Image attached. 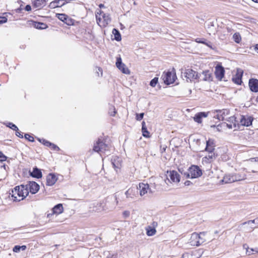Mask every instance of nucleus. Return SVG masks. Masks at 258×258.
I'll return each instance as SVG.
<instances>
[{"instance_id":"obj_1","label":"nucleus","mask_w":258,"mask_h":258,"mask_svg":"<svg viewBox=\"0 0 258 258\" xmlns=\"http://www.w3.org/2000/svg\"><path fill=\"white\" fill-rule=\"evenodd\" d=\"M25 186L24 184L16 186L11 189V191H9V197L11 196L13 200L15 202H19L24 200L27 196L25 193Z\"/></svg>"},{"instance_id":"obj_2","label":"nucleus","mask_w":258,"mask_h":258,"mask_svg":"<svg viewBox=\"0 0 258 258\" xmlns=\"http://www.w3.org/2000/svg\"><path fill=\"white\" fill-rule=\"evenodd\" d=\"M108 149L109 146L106 143V139L101 138H98L93 147V150L96 152L105 151L108 150Z\"/></svg>"},{"instance_id":"obj_3","label":"nucleus","mask_w":258,"mask_h":258,"mask_svg":"<svg viewBox=\"0 0 258 258\" xmlns=\"http://www.w3.org/2000/svg\"><path fill=\"white\" fill-rule=\"evenodd\" d=\"M206 24L207 31L210 35H215L218 32L219 26L217 22V20L215 22L211 20H208L206 22Z\"/></svg>"},{"instance_id":"obj_4","label":"nucleus","mask_w":258,"mask_h":258,"mask_svg":"<svg viewBox=\"0 0 258 258\" xmlns=\"http://www.w3.org/2000/svg\"><path fill=\"white\" fill-rule=\"evenodd\" d=\"M26 196L29 195V190L32 194H36L40 189L39 185L35 181H30L28 182V183L26 185H25Z\"/></svg>"},{"instance_id":"obj_5","label":"nucleus","mask_w":258,"mask_h":258,"mask_svg":"<svg viewBox=\"0 0 258 258\" xmlns=\"http://www.w3.org/2000/svg\"><path fill=\"white\" fill-rule=\"evenodd\" d=\"M162 78L165 84L167 85L173 84L176 79L175 73L173 74L170 71L164 72L162 76Z\"/></svg>"},{"instance_id":"obj_6","label":"nucleus","mask_w":258,"mask_h":258,"mask_svg":"<svg viewBox=\"0 0 258 258\" xmlns=\"http://www.w3.org/2000/svg\"><path fill=\"white\" fill-rule=\"evenodd\" d=\"M191 178H196L201 176L203 174L202 169L198 166L192 165L188 169Z\"/></svg>"},{"instance_id":"obj_7","label":"nucleus","mask_w":258,"mask_h":258,"mask_svg":"<svg viewBox=\"0 0 258 258\" xmlns=\"http://www.w3.org/2000/svg\"><path fill=\"white\" fill-rule=\"evenodd\" d=\"M197 80L198 82L206 81L211 82L213 81L212 74L209 70L203 71L201 73H199Z\"/></svg>"},{"instance_id":"obj_8","label":"nucleus","mask_w":258,"mask_h":258,"mask_svg":"<svg viewBox=\"0 0 258 258\" xmlns=\"http://www.w3.org/2000/svg\"><path fill=\"white\" fill-rule=\"evenodd\" d=\"M56 17L61 21L66 24L68 26H73L75 25V20L70 17L67 15L62 13L56 14Z\"/></svg>"},{"instance_id":"obj_9","label":"nucleus","mask_w":258,"mask_h":258,"mask_svg":"<svg viewBox=\"0 0 258 258\" xmlns=\"http://www.w3.org/2000/svg\"><path fill=\"white\" fill-rule=\"evenodd\" d=\"M184 77L186 78V81L191 82L193 80H197L198 77L199 73L194 71L191 69H188L185 70V72L183 73Z\"/></svg>"},{"instance_id":"obj_10","label":"nucleus","mask_w":258,"mask_h":258,"mask_svg":"<svg viewBox=\"0 0 258 258\" xmlns=\"http://www.w3.org/2000/svg\"><path fill=\"white\" fill-rule=\"evenodd\" d=\"M215 75L216 78L219 81H221L224 78L225 75V69L221 64L218 63L216 66Z\"/></svg>"},{"instance_id":"obj_11","label":"nucleus","mask_w":258,"mask_h":258,"mask_svg":"<svg viewBox=\"0 0 258 258\" xmlns=\"http://www.w3.org/2000/svg\"><path fill=\"white\" fill-rule=\"evenodd\" d=\"M253 120L252 116L243 115L240 116V122L243 126H249L252 124Z\"/></svg>"},{"instance_id":"obj_12","label":"nucleus","mask_w":258,"mask_h":258,"mask_svg":"<svg viewBox=\"0 0 258 258\" xmlns=\"http://www.w3.org/2000/svg\"><path fill=\"white\" fill-rule=\"evenodd\" d=\"M27 24L29 26H32L34 28L39 30L45 29L48 27L47 25L45 23L35 21L32 20L28 21Z\"/></svg>"},{"instance_id":"obj_13","label":"nucleus","mask_w":258,"mask_h":258,"mask_svg":"<svg viewBox=\"0 0 258 258\" xmlns=\"http://www.w3.org/2000/svg\"><path fill=\"white\" fill-rule=\"evenodd\" d=\"M243 74V71L242 70L237 69L235 75L232 78V81L237 85H241L242 83V78Z\"/></svg>"},{"instance_id":"obj_14","label":"nucleus","mask_w":258,"mask_h":258,"mask_svg":"<svg viewBox=\"0 0 258 258\" xmlns=\"http://www.w3.org/2000/svg\"><path fill=\"white\" fill-rule=\"evenodd\" d=\"M248 86L250 91L254 93L258 92V79L250 78L248 81Z\"/></svg>"},{"instance_id":"obj_15","label":"nucleus","mask_w":258,"mask_h":258,"mask_svg":"<svg viewBox=\"0 0 258 258\" xmlns=\"http://www.w3.org/2000/svg\"><path fill=\"white\" fill-rule=\"evenodd\" d=\"M29 174L30 176L33 178L40 179L42 177V173L41 170L38 168L37 166H34L31 171L30 170L29 171Z\"/></svg>"},{"instance_id":"obj_16","label":"nucleus","mask_w":258,"mask_h":258,"mask_svg":"<svg viewBox=\"0 0 258 258\" xmlns=\"http://www.w3.org/2000/svg\"><path fill=\"white\" fill-rule=\"evenodd\" d=\"M135 189H139L140 196H143L148 192V189H149V185L148 183H140L139 186H137Z\"/></svg>"},{"instance_id":"obj_17","label":"nucleus","mask_w":258,"mask_h":258,"mask_svg":"<svg viewBox=\"0 0 258 258\" xmlns=\"http://www.w3.org/2000/svg\"><path fill=\"white\" fill-rule=\"evenodd\" d=\"M215 143L214 140L212 139H209L206 141V146L205 149V151L208 153H211V152H215Z\"/></svg>"},{"instance_id":"obj_18","label":"nucleus","mask_w":258,"mask_h":258,"mask_svg":"<svg viewBox=\"0 0 258 258\" xmlns=\"http://www.w3.org/2000/svg\"><path fill=\"white\" fill-rule=\"evenodd\" d=\"M57 180V177L55 174L53 173H50L48 174L46 177V185L52 186L53 185L56 181Z\"/></svg>"},{"instance_id":"obj_19","label":"nucleus","mask_w":258,"mask_h":258,"mask_svg":"<svg viewBox=\"0 0 258 258\" xmlns=\"http://www.w3.org/2000/svg\"><path fill=\"white\" fill-rule=\"evenodd\" d=\"M209 112H200L195 114L193 117L194 120L198 123H201L202 122V119L203 117H207L208 116Z\"/></svg>"},{"instance_id":"obj_20","label":"nucleus","mask_w":258,"mask_h":258,"mask_svg":"<svg viewBox=\"0 0 258 258\" xmlns=\"http://www.w3.org/2000/svg\"><path fill=\"white\" fill-rule=\"evenodd\" d=\"M218 155V154L216 151L211 152L210 154L209 153L207 156L203 158V160L206 163H210L214 160L217 157Z\"/></svg>"},{"instance_id":"obj_21","label":"nucleus","mask_w":258,"mask_h":258,"mask_svg":"<svg viewBox=\"0 0 258 258\" xmlns=\"http://www.w3.org/2000/svg\"><path fill=\"white\" fill-rule=\"evenodd\" d=\"M169 176L171 181L175 182H179L180 179V176L175 170L170 171L169 172Z\"/></svg>"},{"instance_id":"obj_22","label":"nucleus","mask_w":258,"mask_h":258,"mask_svg":"<svg viewBox=\"0 0 258 258\" xmlns=\"http://www.w3.org/2000/svg\"><path fill=\"white\" fill-rule=\"evenodd\" d=\"M64 1V0H54L49 4V7L50 9L61 7L66 4V3L63 2Z\"/></svg>"},{"instance_id":"obj_23","label":"nucleus","mask_w":258,"mask_h":258,"mask_svg":"<svg viewBox=\"0 0 258 258\" xmlns=\"http://www.w3.org/2000/svg\"><path fill=\"white\" fill-rule=\"evenodd\" d=\"M45 0H34L32 2L33 6L36 8H39L45 6Z\"/></svg>"},{"instance_id":"obj_24","label":"nucleus","mask_w":258,"mask_h":258,"mask_svg":"<svg viewBox=\"0 0 258 258\" xmlns=\"http://www.w3.org/2000/svg\"><path fill=\"white\" fill-rule=\"evenodd\" d=\"M63 210V206L61 204H58L54 206L52 209L53 213L55 214H60Z\"/></svg>"},{"instance_id":"obj_25","label":"nucleus","mask_w":258,"mask_h":258,"mask_svg":"<svg viewBox=\"0 0 258 258\" xmlns=\"http://www.w3.org/2000/svg\"><path fill=\"white\" fill-rule=\"evenodd\" d=\"M206 234V232H200L199 234L197 233H194L192 234L191 239H195V240L199 239V240L202 241V240H204L202 236H204Z\"/></svg>"},{"instance_id":"obj_26","label":"nucleus","mask_w":258,"mask_h":258,"mask_svg":"<svg viewBox=\"0 0 258 258\" xmlns=\"http://www.w3.org/2000/svg\"><path fill=\"white\" fill-rule=\"evenodd\" d=\"M221 182L225 183L234 182L233 174L225 175L223 179L221 180Z\"/></svg>"},{"instance_id":"obj_27","label":"nucleus","mask_w":258,"mask_h":258,"mask_svg":"<svg viewBox=\"0 0 258 258\" xmlns=\"http://www.w3.org/2000/svg\"><path fill=\"white\" fill-rule=\"evenodd\" d=\"M112 32L114 37V39L117 41H119L121 40V34L118 29L113 28Z\"/></svg>"},{"instance_id":"obj_28","label":"nucleus","mask_w":258,"mask_h":258,"mask_svg":"<svg viewBox=\"0 0 258 258\" xmlns=\"http://www.w3.org/2000/svg\"><path fill=\"white\" fill-rule=\"evenodd\" d=\"M243 247L244 248L246 249V254H247L248 255L253 254V252H254V253H258V249L257 248H249L246 244L243 245Z\"/></svg>"},{"instance_id":"obj_29","label":"nucleus","mask_w":258,"mask_h":258,"mask_svg":"<svg viewBox=\"0 0 258 258\" xmlns=\"http://www.w3.org/2000/svg\"><path fill=\"white\" fill-rule=\"evenodd\" d=\"M3 124H5L7 127H9L10 128L13 130V131L18 130V127L12 122H4Z\"/></svg>"},{"instance_id":"obj_30","label":"nucleus","mask_w":258,"mask_h":258,"mask_svg":"<svg viewBox=\"0 0 258 258\" xmlns=\"http://www.w3.org/2000/svg\"><path fill=\"white\" fill-rule=\"evenodd\" d=\"M156 232V230L155 228L149 227L147 229V235L148 236H153L154 235Z\"/></svg>"},{"instance_id":"obj_31","label":"nucleus","mask_w":258,"mask_h":258,"mask_svg":"<svg viewBox=\"0 0 258 258\" xmlns=\"http://www.w3.org/2000/svg\"><path fill=\"white\" fill-rule=\"evenodd\" d=\"M123 74L129 75L131 73L130 70L126 67L125 64L124 66H121V67L120 68H118Z\"/></svg>"},{"instance_id":"obj_32","label":"nucleus","mask_w":258,"mask_h":258,"mask_svg":"<svg viewBox=\"0 0 258 258\" xmlns=\"http://www.w3.org/2000/svg\"><path fill=\"white\" fill-rule=\"evenodd\" d=\"M233 39L237 43H239L241 40V36L238 33H235L233 34Z\"/></svg>"},{"instance_id":"obj_33","label":"nucleus","mask_w":258,"mask_h":258,"mask_svg":"<svg viewBox=\"0 0 258 258\" xmlns=\"http://www.w3.org/2000/svg\"><path fill=\"white\" fill-rule=\"evenodd\" d=\"M178 171L180 173L183 175L186 178H188L190 177L189 173L188 171H185V170L183 168H179Z\"/></svg>"},{"instance_id":"obj_34","label":"nucleus","mask_w":258,"mask_h":258,"mask_svg":"<svg viewBox=\"0 0 258 258\" xmlns=\"http://www.w3.org/2000/svg\"><path fill=\"white\" fill-rule=\"evenodd\" d=\"M194 240L195 239H191V240L190 242L191 243V244L193 245H196L198 246L200 245L201 244H202L203 243H204L205 241V240H202V241H201L199 239H197L198 240H197V241H194Z\"/></svg>"},{"instance_id":"obj_35","label":"nucleus","mask_w":258,"mask_h":258,"mask_svg":"<svg viewBox=\"0 0 258 258\" xmlns=\"http://www.w3.org/2000/svg\"><path fill=\"white\" fill-rule=\"evenodd\" d=\"M115 64H116V66L117 68H120V67H121V66H124V63H123L122 62V59L120 56L116 58V61Z\"/></svg>"},{"instance_id":"obj_36","label":"nucleus","mask_w":258,"mask_h":258,"mask_svg":"<svg viewBox=\"0 0 258 258\" xmlns=\"http://www.w3.org/2000/svg\"><path fill=\"white\" fill-rule=\"evenodd\" d=\"M226 120L229 122L232 123L234 127L236 126V123L237 122L236 117L235 116H232L228 118Z\"/></svg>"},{"instance_id":"obj_37","label":"nucleus","mask_w":258,"mask_h":258,"mask_svg":"<svg viewBox=\"0 0 258 258\" xmlns=\"http://www.w3.org/2000/svg\"><path fill=\"white\" fill-rule=\"evenodd\" d=\"M111 164L115 169H119L120 168V163H118V161L116 162V160L115 159H111Z\"/></svg>"},{"instance_id":"obj_38","label":"nucleus","mask_w":258,"mask_h":258,"mask_svg":"<svg viewBox=\"0 0 258 258\" xmlns=\"http://www.w3.org/2000/svg\"><path fill=\"white\" fill-rule=\"evenodd\" d=\"M104 22L106 25L108 24L111 22V19L108 15L104 14L103 15Z\"/></svg>"},{"instance_id":"obj_39","label":"nucleus","mask_w":258,"mask_h":258,"mask_svg":"<svg viewBox=\"0 0 258 258\" xmlns=\"http://www.w3.org/2000/svg\"><path fill=\"white\" fill-rule=\"evenodd\" d=\"M158 82V78L155 77L154 78L152 79L151 81H150V85L152 87H154L157 84Z\"/></svg>"},{"instance_id":"obj_40","label":"nucleus","mask_w":258,"mask_h":258,"mask_svg":"<svg viewBox=\"0 0 258 258\" xmlns=\"http://www.w3.org/2000/svg\"><path fill=\"white\" fill-rule=\"evenodd\" d=\"M233 180L234 182L237 181H240L244 179V177H242L240 174H233Z\"/></svg>"},{"instance_id":"obj_41","label":"nucleus","mask_w":258,"mask_h":258,"mask_svg":"<svg viewBox=\"0 0 258 258\" xmlns=\"http://www.w3.org/2000/svg\"><path fill=\"white\" fill-rule=\"evenodd\" d=\"M25 138L28 140L29 142H34V138L30 136L29 134H25Z\"/></svg>"},{"instance_id":"obj_42","label":"nucleus","mask_w":258,"mask_h":258,"mask_svg":"<svg viewBox=\"0 0 258 258\" xmlns=\"http://www.w3.org/2000/svg\"><path fill=\"white\" fill-rule=\"evenodd\" d=\"M207 41V40L205 38H197L196 39V42H197V43H202V44H205Z\"/></svg>"},{"instance_id":"obj_43","label":"nucleus","mask_w":258,"mask_h":258,"mask_svg":"<svg viewBox=\"0 0 258 258\" xmlns=\"http://www.w3.org/2000/svg\"><path fill=\"white\" fill-rule=\"evenodd\" d=\"M144 115V113H136V119L137 120H141L143 118Z\"/></svg>"},{"instance_id":"obj_44","label":"nucleus","mask_w":258,"mask_h":258,"mask_svg":"<svg viewBox=\"0 0 258 258\" xmlns=\"http://www.w3.org/2000/svg\"><path fill=\"white\" fill-rule=\"evenodd\" d=\"M8 157L3 154L2 152L0 153V162H3L7 160Z\"/></svg>"},{"instance_id":"obj_45","label":"nucleus","mask_w":258,"mask_h":258,"mask_svg":"<svg viewBox=\"0 0 258 258\" xmlns=\"http://www.w3.org/2000/svg\"><path fill=\"white\" fill-rule=\"evenodd\" d=\"M15 131H16V135L19 138H23V133H22L21 132H20L19 130V128H18V130H15Z\"/></svg>"},{"instance_id":"obj_46","label":"nucleus","mask_w":258,"mask_h":258,"mask_svg":"<svg viewBox=\"0 0 258 258\" xmlns=\"http://www.w3.org/2000/svg\"><path fill=\"white\" fill-rule=\"evenodd\" d=\"M8 19L5 16H0V24L6 23L7 22Z\"/></svg>"},{"instance_id":"obj_47","label":"nucleus","mask_w":258,"mask_h":258,"mask_svg":"<svg viewBox=\"0 0 258 258\" xmlns=\"http://www.w3.org/2000/svg\"><path fill=\"white\" fill-rule=\"evenodd\" d=\"M133 191V188H129L127 190H126L125 192V194L127 198L131 197V195L132 191Z\"/></svg>"},{"instance_id":"obj_48","label":"nucleus","mask_w":258,"mask_h":258,"mask_svg":"<svg viewBox=\"0 0 258 258\" xmlns=\"http://www.w3.org/2000/svg\"><path fill=\"white\" fill-rule=\"evenodd\" d=\"M117 253L111 254L110 252H108V255L106 256V258H117Z\"/></svg>"},{"instance_id":"obj_49","label":"nucleus","mask_w":258,"mask_h":258,"mask_svg":"<svg viewBox=\"0 0 258 258\" xmlns=\"http://www.w3.org/2000/svg\"><path fill=\"white\" fill-rule=\"evenodd\" d=\"M122 215L123 218L126 219L130 216V212L128 211H124L122 213Z\"/></svg>"},{"instance_id":"obj_50","label":"nucleus","mask_w":258,"mask_h":258,"mask_svg":"<svg viewBox=\"0 0 258 258\" xmlns=\"http://www.w3.org/2000/svg\"><path fill=\"white\" fill-rule=\"evenodd\" d=\"M13 250L14 252H19L20 251V245H15L13 248Z\"/></svg>"},{"instance_id":"obj_51","label":"nucleus","mask_w":258,"mask_h":258,"mask_svg":"<svg viewBox=\"0 0 258 258\" xmlns=\"http://www.w3.org/2000/svg\"><path fill=\"white\" fill-rule=\"evenodd\" d=\"M142 135L144 137H146V138H149L150 137V133L148 131V130L145 131H143L142 132Z\"/></svg>"},{"instance_id":"obj_52","label":"nucleus","mask_w":258,"mask_h":258,"mask_svg":"<svg viewBox=\"0 0 258 258\" xmlns=\"http://www.w3.org/2000/svg\"><path fill=\"white\" fill-rule=\"evenodd\" d=\"M147 130V127L146 125V123L144 121L142 122V132L145 131Z\"/></svg>"},{"instance_id":"obj_53","label":"nucleus","mask_w":258,"mask_h":258,"mask_svg":"<svg viewBox=\"0 0 258 258\" xmlns=\"http://www.w3.org/2000/svg\"><path fill=\"white\" fill-rule=\"evenodd\" d=\"M225 114V113L224 112H223L222 113V114H221L220 115H219V114H217L216 115V118L217 119H218L219 120H223L224 119V117L223 116V115Z\"/></svg>"},{"instance_id":"obj_54","label":"nucleus","mask_w":258,"mask_h":258,"mask_svg":"<svg viewBox=\"0 0 258 258\" xmlns=\"http://www.w3.org/2000/svg\"><path fill=\"white\" fill-rule=\"evenodd\" d=\"M255 224V219H254V220H249L248 221H246V222H243L242 223V225H245V224Z\"/></svg>"},{"instance_id":"obj_55","label":"nucleus","mask_w":258,"mask_h":258,"mask_svg":"<svg viewBox=\"0 0 258 258\" xmlns=\"http://www.w3.org/2000/svg\"><path fill=\"white\" fill-rule=\"evenodd\" d=\"M50 148H51L52 150L55 151H59L60 150L59 148L57 146L53 143L52 144V145Z\"/></svg>"},{"instance_id":"obj_56","label":"nucleus","mask_w":258,"mask_h":258,"mask_svg":"<svg viewBox=\"0 0 258 258\" xmlns=\"http://www.w3.org/2000/svg\"><path fill=\"white\" fill-rule=\"evenodd\" d=\"M26 11L29 12L31 11V6L30 5H27L24 8Z\"/></svg>"},{"instance_id":"obj_57","label":"nucleus","mask_w":258,"mask_h":258,"mask_svg":"<svg viewBox=\"0 0 258 258\" xmlns=\"http://www.w3.org/2000/svg\"><path fill=\"white\" fill-rule=\"evenodd\" d=\"M44 142H45L44 145L45 146L48 147H51L52 144V143L48 141H44Z\"/></svg>"},{"instance_id":"obj_58","label":"nucleus","mask_w":258,"mask_h":258,"mask_svg":"<svg viewBox=\"0 0 258 258\" xmlns=\"http://www.w3.org/2000/svg\"><path fill=\"white\" fill-rule=\"evenodd\" d=\"M23 10V9L22 8V5H21L19 8L16 9V12L18 13H21Z\"/></svg>"},{"instance_id":"obj_59","label":"nucleus","mask_w":258,"mask_h":258,"mask_svg":"<svg viewBox=\"0 0 258 258\" xmlns=\"http://www.w3.org/2000/svg\"><path fill=\"white\" fill-rule=\"evenodd\" d=\"M205 45L210 47V48L213 49V48L212 47V43L211 42L207 41Z\"/></svg>"},{"instance_id":"obj_60","label":"nucleus","mask_w":258,"mask_h":258,"mask_svg":"<svg viewBox=\"0 0 258 258\" xmlns=\"http://www.w3.org/2000/svg\"><path fill=\"white\" fill-rule=\"evenodd\" d=\"M222 128L223 127H221V126L220 125V124L219 123L218 125H217V126H216V131L218 132H221L222 131Z\"/></svg>"},{"instance_id":"obj_61","label":"nucleus","mask_w":258,"mask_h":258,"mask_svg":"<svg viewBox=\"0 0 258 258\" xmlns=\"http://www.w3.org/2000/svg\"><path fill=\"white\" fill-rule=\"evenodd\" d=\"M192 184V182L189 180H186L184 182V185L186 186H189Z\"/></svg>"},{"instance_id":"obj_62","label":"nucleus","mask_w":258,"mask_h":258,"mask_svg":"<svg viewBox=\"0 0 258 258\" xmlns=\"http://www.w3.org/2000/svg\"><path fill=\"white\" fill-rule=\"evenodd\" d=\"M20 250L24 251L26 249L27 246L25 245H21V246L20 245Z\"/></svg>"},{"instance_id":"obj_63","label":"nucleus","mask_w":258,"mask_h":258,"mask_svg":"<svg viewBox=\"0 0 258 258\" xmlns=\"http://www.w3.org/2000/svg\"><path fill=\"white\" fill-rule=\"evenodd\" d=\"M0 167L4 168L6 170H7V168L9 169V167L7 166L5 164H3L2 165H0Z\"/></svg>"},{"instance_id":"obj_64","label":"nucleus","mask_w":258,"mask_h":258,"mask_svg":"<svg viewBox=\"0 0 258 258\" xmlns=\"http://www.w3.org/2000/svg\"><path fill=\"white\" fill-rule=\"evenodd\" d=\"M188 253H184L182 255L181 258H188Z\"/></svg>"}]
</instances>
